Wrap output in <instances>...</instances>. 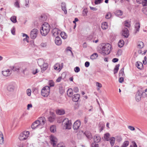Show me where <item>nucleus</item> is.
I'll return each instance as SVG.
<instances>
[{"mask_svg":"<svg viewBox=\"0 0 147 147\" xmlns=\"http://www.w3.org/2000/svg\"><path fill=\"white\" fill-rule=\"evenodd\" d=\"M102 47L101 48V50L100 51V53L103 55H105L109 54L111 51V45L109 43L103 44Z\"/></svg>","mask_w":147,"mask_h":147,"instance_id":"1","label":"nucleus"},{"mask_svg":"<svg viewBox=\"0 0 147 147\" xmlns=\"http://www.w3.org/2000/svg\"><path fill=\"white\" fill-rule=\"evenodd\" d=\"M38 65L41 68L42 72L46 70L48 67V64L47 63H45L44 60L42 59H39L37 61Z\"/></svg>","mask_w":147,"mask_h":147,"instance_id":"2","label":"nucleus"},{"mask_svg":"<svg viewBox=\"0 0 147 147\" xmlns=\"http://www.w3.org/2000/svg\"><path fill=\"white\" fill-rule=\"evenodd\" d=\"M63 123L64 125V127L65 129H71L72 123L70 120H69L67 118H65L63 120Z\"/></svg>","mask_w":147,"mask_h":147,"instance_id":"3","label":"nucleus"},{"mask_svg":"<svg viewBox=\"0 0 147 147\" xmlns=\"http://www.w3.org/2000/svg\"><path fill=\"white\" fill-rule=\"evenodd\" d=\"M50 92L49 86H46L42 90L41 93L42 95L44 97H47L49 94Z\"/></svg>","mask_w":147,"mask_h":147,"instance_id":"4","label":"nucleus"},{"mask_svg":"<svg viewBox=\"0 0 147 147\" xmlns=\"http://www.w3.org/2000/svg\"><path fill=\"white\" fill-rule=\"evenodd\" d=\"M30 132L29 131H24L21 133L19 136V138L20 140H26L29 136Z\"/></svg>","mask_w":147,"mask_h":147,"instance_id":"5","label":"nucleus"},{"mask_svg":"<svg viewBox=\"0 0 147 147\" xmlns=\"http://www.w3.org/2000/svg\"><path fill=\"white\" fill-rule=\"evenodd\" d=\"M38 30L36 29H34L31 31L30 33V36L32 39H35L38 34Z\"/></svg>","mask_w":147,"mask_h":147,"instance_id":"6","label":"nucleus"},{"mask_svg":"<svg viewBox=\"0 0 147 147\" xmlns=\"http://www.w3.org/2000/svg\"><path fill=\"white\" fill-rule=\"evenodd\" d=\"M50 139L51 144L53 147H55L57 142V138L54 136L51 135L50 136Z\"/></svg>","mask_w":147,"mask_h":147,"instance_id":"7","label":"nucleus"},{"mask_svg":"<svg viewBox=\"0 0 147 147\" xmlns=\"http://www.w3.org/2000/svg\"><path fill=\"white\" fill-rule=\"evenodd\" d=\"M81 125V122L80 120H77L74 123L73 128L74 130L78 129Z\"/></svg>","mask_w":147,"mask_h":147,"instance_id":"8","label":"nucleus"},{"mask_svg":"<svg viewBox=\"0 0 147 147\" xmlns=\"http://www.w3.org/2000/svg\"><path fill=\"white\" fill-rule=\"evenodd\" d=\"M36 121L37 122H38V123L40 125H44L46 122V120L45 117H41L39 118L38 120Z\"/></svg>","mask_w":147,"mask_h":147,"instance_id":"9","label":"nucleus"},{"mask_svg":"<svg viewBox=\"0 0 147 147\" xmlns=\"http://www.w3.org/2000/svg\"><path fill=\"white\" fill-rule=\"evenodd\" d=\"M142 92H140V91H138L136 95L135 98L137 102L139 101L141 98L142 95Z\"/></svg>","mask_w":147,"mask_h":147,"instance_id":"10","label":"nucleus"},{"mask_svg":"<svg viewBox=\"0 0 147 147\" xmlns=\"http://www.w3.org/2000/svg\"><path fill=\"white\" fill-rule=\"evenodd\" d=\"M122 34L125 38H127L129 35V31L128 29L125 28L122 30Z\"/></svg>","mask_w":147,"mask_h":147,"instance_id":"11","label":"nucleus"},{"mask_svg":"<svg viewBox=\"0 0 147 147\" xmlns=\"http://www.w3.org/2000/svg\"><path fill=\"white\" fill-rule=\"evenodd\" d=\"M15 89V86L12 84H9L7 87V90L10 92H13L14 91Z\"/></svg>","mask_w":147,"mask_h":147,"instance_id":"12","label":"nucleus"},{"mask_svg":"<svg viewBox=\"0 0 147 147\" xmlns=\"http://www.w3.org/2000/svg\"><path fill=\"white\" fill-rule=\"evenodd\" d=\"M52 32L53 35L55 37L60 34V31L57 28H55L53 30Z\"/></svg>","mask_w":147,"mask_h":147,"instance_id":"13","label":"nucleus"},{"mask_svg":"<svg viewBox=\"0 0 147 147\" xmlns=\"http://www.w3.org/2000/svg\"><path fill=\"white\" fill-rule=\"evenodd\" d=\"M61 65V66L60 64L59 63H56L54 66V69L56 70H59L60 71L63 67V63H62Z\"/></svg>","mask_w":147,"mask_h":147,"instance_id":"14","label":"nucleus"},{"mask_svg":"<svg viewBox=\"0 0 147 147\" xmlns=\"http://www.w3.org/2000/svg\"><path fill=\"white\" fill-rule=\"evenodd\" d=\"M50 30L47 29H42L40 30V32L41 34L43 36H45L48 34L49 31Z\"/></svg>","mask_w":147,"mask_h":147,"instance_id":"15","label":"nucleus"},{"mask_svg":"<svg viewBox=\"0 0 147 147\" xmlns=\"http://www.w3.org/2000/svg\"><path fill=\"white\" fill-rule=\"evenodd\" d=\"M80 98V95L77 94H74L72 98V100L75 102H77L79 100Z\"/></svg>","mask_w":147,"mask_h":147,"instance_id":"16","label":"nucleus"},{"mask_svg":"<svg viewBox=\"0 0 147 147\" xmlns=\"http://www.w3.org/2000/svg\"><path fill=\"white\" fill-rule=\"evenodd\" d=\"M55 42L57 45H60L61 44V39L60 37L57 36L55 39Z\"/></svg>","mask_w":147,"mask_h":147,"instance_id":"17","label":"nucleus"},{"mask_svg":"<svg viewBox=\"0 0 147 147\" xmlns=\"http://www.w3.org/2000/svg\"><path fill=\"white\" fill-rule=\"evenodd\" d=\"M11 73V71L9 69L5 71H2V74L5 76H7L10 75Z\"/></svg>","mask_w":147,"mask_h":147,"instance_id":"18","label":"nucleus"},{"mask_svg":"<svg viewBox=\"0 0 147 147\" xmlns=\"http://www.w3.org/2000/svg\"><path fill=\"white\" fill-rule=\"evenodd\" d=\"M42 29L50 30V26L49 24L47 22H45L42 25L41 28Z\"/></svg>","mask_w":147,"mask_h":147,"instance_id":"19","label":"nucleus"},{"mask_svg":"<svg viewBox=\"0 0 147 147\" xmlns=\"http://www.w3.org/2000/svg\"><path fill=\"white\" fill-rule=\"evenodd\" d=\"M57 114L59 115H63L65 113L64 110L63 109H57L56 111Z\"/></svg>","mask_w":147,"mask_h":147,"instance_id":"20","label":"nucleus"},{"mask_svg":"<svg viewBox=\"0 0 147 147\" xmlns=\"http://www.w3.org/2000/svg\"><path fill=\"white\" fill-rule=\"evenodd\" d=\"M136 66L138 69H141L143 68V65L142 62L138 61L136 63Z\"/></svg>","mask_w":147,"mask_h":147,"instance_id":"21","label":"nucleus"},{"mask_svg":"<svg viewBox=\"0 0 147 147\" xmlns=\"http://www.w3.org/2000/svg\"><path fill=\"white\" fill-rule=\"evenodd\" d=\"M62 10L64 11V13L65 14L67 13V11L66 7V4L65 3L62 2L61 5Z\"/></svg>","mask_w":147,"mask_h":147,"instance_id":"22","label":"nucleus"},{"mask_svg":"<svg viewBox=\"0 0 147 147\" xmlns=\"http://www.w3.org/2000/svg\"><path fill=\"white\" fill-rule=\"evenodd\" d=\"M84 134L89 139H90L92 138V136L90 132L88 131H86Z\"/></svg>","mask_w":147,"mask_h":147,"instance_id":"23","label":"nucleus"},{"mask_svg":"<svg viewBox=\"0 0 147 147\" xmlns=\"http://www.w3.org/2000/svg\"><path fill=\"white\" fill-rule=\"evenodd\" d=\"M101 28L103 30H106L108 28V26L107 22H105L102 24Z\"/></svg>","mask_w":147,"mask_h":147,"instance_id":"24","label":"nucleus"},{"mask_svg":"<svg viewBox=\"0 0 147 147\" xmlns=\"http://www.w3.org/2000/svg\"><path fill=\"white\" fill-rule=\"evenodd\" d=\"M135 28L136 30L135 33H136L139 31L140 28V24L139 22L137 23L136 24Z\"/></svg>","mask_w":147,"mask_h":147,"instance_id":"25","label":"nucleus"},{"mask_svg":"<svg viewBox=\"0 0 147 147\" xmlns=\"http://www.w3.org/2000/svg\"><path fill=\"white\" fill-rule=\"evenodd\" d=\"M38 121L37 122L36 121L32 123L31 125V127L32 129H34L38 127L39 125H40L38 123Z\"/></svg>","mask_w":147,"mask_h":147,"instance_id":"26","label":"nucleus"},{"mask_svg":"<svg viewBox=\"0 0 147 147\" xmlns=\"http://www.w3.org/2000/svg\"><path fill=\"white\" fill-rule=\"evenodd\" d=\"M94 140L95 142H96L97 143L99 142L100 141L101 138L98 135H95L94 136Z\"/></svg>","mask_w":147,"mask_h":147,"instance_id":"27","label":"nucleus"},{"mask_svg":"<svg viewBox=\"0 0 147 147\" xmlns=\"http://www.w3.org/2000/svg\"><path fill=\"white\" fill-rule=\"evenodd\" d=\"M23 69L22 72L24 75H27L28 73V69L27 67H24L23 66L22 67Z\"/></svg>","mask_w":147,"mask_h":147,"instance_id":"28","label":"nucleus"},{"mask_svg":"<svg viewBox=\"0 0 147 147\" xmlns=\"http://www.w3.org/2000/svg\"><path fill=\"white\" fill-rule=\"evenodd\" d=\"M124 67H123L120 71L119 73V77H123L125 76L124 71Z\"/></svg>","mask_w":147,"mask_h":147,"instance_id":"29","label":"nucleus"},{"mask_svg":"<svg viewBox=\"0 0 147 147\" xmlns=\"http://www.w3.org/2000/svg\"><path fill=\"white\" fill-rule=\"evenodd\" d=\"M124 44V41L123 40H119L118 43V46L119 47L121 48L122 47Z\"/></svg>","mask_w":147,"mask_h":147,"instance_id":"30","label":"nucleus"},{"mask_svg":"<svg viewBox=\"0 0 147 147\" xmlns=\"http://www.w3.org/2000/svg\"><path fill=\"white\" fill-rule=\"evenodd\" d=\"M98 56V54L96 53H94L92 55L90 56L91 59L94 60L96 59Z\"/></svg>","mask_w":147,"mask_h":147,"instance_id":"31","label":"nucleus"},{"mask_svg":"<svg viewBox=\"0 0 147 147\" xmlns=\"http://www.w3.org/2000/svg\"><path fill=\"white\" fill-rule=\"evenodd\" d=\"M4 143L3 136L2 133L0 132V144H2Z\"/></svg>","mask_w":147,"mask_h":147,"instance_id":"32","label":"nucleus"},{"mask_svg":"<svg viewBox=\"0 0 147 147\" xmlns=\"http://www.w3.org/2000/svg\"><path fill=\"white\" fill-rule=\"evenodd\" d=\"M115 141V138L114 137H112L110 139V142L111 146H114Z\"/></svg>","mask_w":147,"mask_h":147,"instance_id":"33","label":"nucleus"},{"mask_svg":"<svg viewBox=\"0 0 147 147\" xmlns=\"http://www.w3.org/2000/svg\"><path fill=\"white\" fill-rule=\"evenodd\" d=\"M47 19V17L44 15H41L39 18V20L40 21H44Z\"/></svg>","mask_w":147,"mask_h":147,"instance_id":"34","label":"nucleus"},{"mask_svg":"<svg viewBox=\"0 0 147 147\" xmlns=\"http://www.w3.org/2000/svg\"><path fill=\"white\" fill-rule=\"evenodd\" d=\"M10 68L13 71H16L18 72L19 71L20 69V68L18 67L11 66L10 67Z\"/></svg>","mask_w":147,"mask_h":147,"instance_id":"35","label":"nucleus"},{"mask_svg":"<svg viewBox=\"0 0 147 147\" xmlns=\"http://www.w3.org/2000/svg\"><path fill=\"white\" fill-rule=\"evenodd\" d=\"M60 33L61 37L63 39H65L67 38V35L65 32H62Z\"/></svg>","mask_w":147,"mask_h":147,"instance_id":"36","label":"nucleus"},{"mask_svg":"<svg viewBox=\"0 0 147 147\" xmlns=\"http://www.w3.org/2000/svg\"><path fill=\"white\" fill-rule=\"evenodd\" d=\"M67 94L69 97H71L73 94V90L72 89H69L67 91Z\"/></svg>","mask_w":147,"mask_h":147,"instance_id":"37","label":"nucleus"},{"mask_svg":"<svg viewBox=\"0 0 147 147\" xmlns=\"http://www.w3.org/2000/svg\"><path fill=\"white\" fill-rule=\"evenodd\" d=\"M144 47V43L142 41H139L138 44V47L139 48H143Z\"/></svg>","mask_w":147,"mask_h":147,"instance_id":"38","label":"nucleus"},{"mask_svg":"<svg viewBox=\"0 0 147 147\" xmlns=\"http://www.w3.org/2000/svg\"><path fill=\"white\" fill-rule=\"evenodd\" d=\"M120 65L119 64L116 65L114 70V74H116L119 70Z\"/></svg>","mask_w":147,"mask_h":147,"instance_id":"39","label":"nucleus"},{"mask_svg":"<svg viewBox=\"0 0 147 147\" xmlns=\"http://www.w3.org/2000/svg\"><path fill=\"white\" fill-rule=\"evenodd\" d=\"M50 130L51 132L54 133L56 131V127L55 126L53 125L50 128Z\"/></svg>","mask_w":147,"mask_h":147,"instance_id":"40","label":"nucleus"},{"mask_svg":"<svg viewBox=\"0 0 147 147\" xmlns=\"http://www.w3.org/2000/svg\"><path fill=\"white\" fill-rule=\"evenodd\" d=\"M110 136V134L109 133L105 134L104 136L105 140L107 141H108L109 140Z\"/></svg>","mask_w":147,"mask_h":147,"instance_id":"41","label":"nucleus"},{"mask_svg":"<svg viewBox=\"0 0 147 147\" xmlns=\"http://www.w3.org/2000/svg\"><path fill=\"white\" fill-rule=\"evenodd\" d=\"M55 119V115L53 114L52 116H50L48 118V120L49 121L51 122H53Z\"/></svg>","mask_w":147,"mask_h":147,"instance_id":"42","label":"nucleus"},{"mask_svg":"<svg viewBox=\"0 0 147 147\" xmlns=\"http://www.w3.org/2000/svg\"><path fill=\"white\" fill-rule=\"evenodd\" d=\"M11 21L13 23H16L17 22L16 17L15 16H13L11 17L10 19Z\"/></svg>","mask_w":147,"mask_h":147,"instance_id":"43","label":"nucleus"},{"mask_svg":"<svg viewBox=\"0 0 147 147\" xmlns=\"http://www.w3.org/2000/svg\"><path fill=\"white\" fill-rule=\"evenodd\" d=\"M129 144V142L128 141H125L123 143L121 147H126Z\"/></svg>","mask_w":147,"mask_h":147,"instance_id":"44","label":"nucleus"},{"mask_svg":"<svg viewBox=\"0 0 147 147\" xmlns=\"http://www.w3.org/2000/svg\"><path fill=\"white\" fill-rule=\"evenodd\" d=\"M111 14L110 12H108L105 15V18L107 19H109L111 16Z\"/></svg>","mask_w":147,"mask_h":147,"instance_id":"45","label":"nucleus"},{"mask_svg":"<svg viewBox=\"0 0 147 147\" xmlns=\"http://www.w3.org/2000/svg\"><path fill=\"white\" fill-rule=\"evenodd\" d=\"M141 3L143 6H147V0H142Z\"/></svg>","mask_w":147,"mask_h":147,"instance_id":"46","label":"nucleus"},{"mask_svg":"<svg viewBox=\"0 0 147 147\" xmlns=\"http://www.w3.org/2000/svg\"><path fill=\"white\" fill-rule=\"evenodd\" d=\"M116 139L117 142H120L122 140V139L120 136H118L116 137Z\"/></svg>","mask_w":147,"mask_h":147,"instance_id":"47","label":"nucleus"},{"mask_svg":"<svg viewBox=\"0 0 147 147\" xmlns=\"http://www.w3.org/2000/svg\"><path fill=\"white\" fill-rule=\"evenodd\" d=\"M96 86L98 87V88H97V89L98 90L100 89V88H101L102 87V85L100 83H99L98 82H96Z\"/></svg>","mask_w":147,"mask_h":147,"instance_id":"48","label":"nucleus"},{"mask_svg":"<svg viewBox=\"0 0 147 147\" xmlns=\"http://www.w3.org/2000/svg\"><path fill=\"white\" fill-rule=\"evenodd\" d=\"M142 95L143 97L147 96V88L146 89L144 92H142Z\"/></svg>","mask_w":147,"mask_h":147,"instance_id":"49","label":"nucleus"},{"mask_svg":"<svg viewBox=\"0 0 147 147\" xmlns=\"http://www.w3.org/2000/svg\"><path fill=\"white\" fill-rule=\"evenodd\" d=\"M123 14L122 11L120 10H119L117 11L116 14L117 16H121Z\"/></svg>","mask_w":147,"mask_h":147,"instance_id":"50","label":"nucleus"},{"mask_svg":"<svg viewBox=\"0 0 147 147\" xmlns=\"http://www.w3.org/2000/svg\"><path fill=\"white\" fill-rule=\"evenodd\" d=\"M91 147H99L98 144L94 142L92 143Z\"/></svg>","mask_w":147,"mask_h":147,"instance_id":"51","label":"nucleus"},{"mask_svg":"<svg viewBox=\"0 0 147 147\" xmlns=\"http://www.w3.org/2000/svg\"><path fill=\"white\" fill-rule=\"evenodd\" d=\"M49 85L50 87L53 86H54V83L53 80H51L49 81Z\"/></svg>","mask_w":147,"mask_h":147,"instance_id":"52","label":"nucleus"},{"mask_svg":"<svg viewBox=\"0 0 147 147\" xmlns=\"http://www.w3.org/2000/svg\"><path fill=\"white\" fill-rule=\"evenodd\" d=\"M124 25L125 26L128 28L130 26V24L128 23L127 21H125V22Z\"/></svg>","mask_w":147,"mask_h":147,"instance_id":"53","label":"nucleus"},{"mask_svg":"<svg viewBox=\"0 0 147 147\" xmlns=\"http://www.w3.org/2000/svg\"><path fill=\"white\" fill-rule=\"evenodd\" d=\"M26 93L27 95L29 96H30L31 95V90L30 89H28L26 90Z\"/></svg>","mask_w":147,"mask_h":147,"instance_id":"54","label":"nucleus"},{"mask_svg":"<svg viewBox=\"0 0 147 147\" xmlns=\"http://www.w3.org/2000/svg\"><path fill=\"white\" fill-rule=\"evenodd\" d=\"M102 0H95L94 3L95 4H98L101 3Z\"/></svg>","mask_w":147,"mask_h":147,"instance_id":"55","label":"nucleus"},{"mask_svg":"<svg viewBox=\"0 0 147 147\" xmlns=\"http://www.w3.org/2000/svg\"><path fill=\"white\" fill-rule=\"evenodd\" d=\"M25 1L26 3L25 6L27 7H29V0H25Z\"/></svg>","mask_w":147,"mask_h":147,"instance_id":"56","label":"nucleus"},{"mask_svg":"<svg viewBox=\"0 0 147 147\" xmlns=\"http://www.w3.org/2000/svg\"><path fill=\"white\" fill-rule=\"evenodd\" d=\"M74 70L76 72H78L80 71V69L79 67H76L74 69Z\"/></svg>","mask_w":147,"mask_h":147,"instance_id":"57","label":"nucleus"},{"mask_svg":"<svg viewBox=\"0 0 147 147\" xmlns=\"http://www.w3.org/2000/svg\"><path fill=\"white\" fill-rule=\"evenodd\" d=\"M11 32L12 34L14 35L15 34V28L13 27L12 28L11 30Z\"/></svg>","mask_w":147,"mask_h":147,"instance_id":"58","label":"nucleus"},{"mask_svg":"<svg viewBox=\"0 0 147 147\" xmlns=\"http://www.w3.org/2000/svg\"><path fill=\"white\" fill-rule=\"evenodd\" d=\"M14 5L15 7L18 8L20 7V5L19 4V3L18 2V1H16L14 3Z\"/></svg>","mask_w":147,"mask_h":147,"instance_id":"59","label":"nucleus"},{"mask_svg":"<svg viewBox=\"0 0 147 147\" xmlns=\"http://www.w3.org/2000/svg\"><path fill=\"white\" fill-rule=\"evenodd\" d=\"M47 43L42 42L40 44V46L42 47H45L47 46Z\"/></svg>","mask_w":147,"mask_h":147,"instance_id":"60","label":"nucleus"},{"mask_svg":"<svg viewBox=\"0 0 147 147\" xmlns=\"http://www.w3.org/2000/svg\"><path fill=\"white\" fill-rule=\"evenodd\" d=\"M128 129H130L131 131H134L135 130V128L133 126H129L128 127Z\"/></svg>","mask_w":147,"mask_h":147,"instance_id":"61","label":"nucleus"},{"mask_svg":"<svg viewBox=\"0 0 147 147\" xmlns=\"http://www.w3.org/2000/svg\"><path fill=\"white\" fill-rule=\"evenodd\" d=\"M74 91L75 92L77 93L78 92L79 89L77 87H75L74 88Z\"/></svg>","mask_w":147,"mask_h":147,"instance_id":"62","label":"nucleus"},{"mask_svg":"<svg viewBox=\"0 0 147 147\" xmlns=\"http://www.w3.org/2000/svg\"><path fill=\"white\" fill-rule=\"evenodd\" d=\"M124 80L123 78V77H121L119 78V82L120 83H121L123 82Z\"/></svg>","mask_w":147,"mask_h":147,"instance_id":"63","label":"nucleus"},{"mask_svg":"<svg viewBox=\"0 0 147 147\" xmlns=\"http://www.w3.org/2000/svg\"><path fill=\"white\" fill-rule=\"evenodd\" d=\"M90 65V63L88 61H86L85 63V66L86 67H88Z\"/></svg>","mask_w":147,"mask_h":147,"instance_id":"64","label":"nucleus"}]
</instances>
